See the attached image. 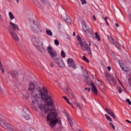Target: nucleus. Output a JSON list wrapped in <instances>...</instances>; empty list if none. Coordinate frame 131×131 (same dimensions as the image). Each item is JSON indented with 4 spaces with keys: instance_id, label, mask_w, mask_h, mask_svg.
I'll list each match as a JSON object with an SVG mask.
<instances>
[{
    "instance_id": "1",
    "label": "nucleus",
    "mask_w": 131,
    "mask_h": 131,
    "mask_svg": "<svg viewBox=\"0 0 131 131\" xmlns=\"http://www.w3.org/2000/svg\"><path fill=\"white\" fill-rule=\"evenodd\" d=\"M32 98V107L36 111L40 109L44 114H41L42 117H46V114L53 110L50 109L49 106L54 105V100L52 96L48 95V90L46 88H40L37 82H30L29 85Z\"/></svg>"
},
{
    "instance_id": "2",
    "label": "nucleus",
    "mask_w": 131,
    "mask_h": 131,
    "mask_svg": "<svg viewBox=\"0 0 131 131\" xmlns=\"http://www.w3.org/2000/svg\"><path fill=\"white\" fill-rule=\"evenodd\" d=\"M57 115L58 113L56 111L49 113L47 115V122L51 128H54L55 125H57V123L59 124L61 123V119H60V118H57Z\"/></svg>"
},
{
    "instance_id": "3",
    "label": "nucleus",
    "mask_w": 131,
    "mask_h": 131,
    "mask_svg": "<svg viewBox=\"0 0 131 131\" xmlns=\"http://www.w3.org/2000/svg\"><path fill=\"white\" fill-rule=\"evenodd\" d=\"M47 51L53 61H54L57 65L62 68H64V67H65L64 61H63V60H62L61 58L58 57V54L56 51H54V50H53V48L52 47L48 46L47 48Z\"/></svg>"
},
{
    "instance_id": "4",
    "label": "nucleus",
    "mask_w": 131,
    "mask_h": 131,
    "mask_svg": "<svg viewBox=\"0 0 131 131\" xmlns=\"http://www.w3.org/2000/svg\"><path fill=\"white\" fill-rule=\"evenodd\" d=\"M77 37L79 44L81 47L82 51H85L87 50L89 54H90V55H92V50L91 49V43H90L89 45L88 43H86V41L82 42V40H81V38H80L79 35H77Z\"/></svg>"
},
{
    "instance_id": "5",
    "label": "nucleus",
    "mask_w": 131,
    "mask_h": 131,
    "mask_svg": "<svg viewBox=\"0 0 131 131\" xmlns=\"http://www.w3.org/2000/svg\"><path fill=\"white\" fill-rule=\"evenodd\" d=\"M31 27L33 32L36 34L39 35L42 32V29L37 20H34L31 25Z\"/></svg>"
},
{
    "instance_id": "6",
    "label": "nucleus",
    "mask_w": 131,
    "mask_h": 131,
    "mask_svg": "<svg viewBox=\"0 0 131 131\" xmlns=\"http://www.w3.org/2000/svg\"><path fill=\"white\" fill-rule=\"evenodd\" d=\"M32 42L36 48H40V47H43V43L40 41L39 38L37 36H33L32 37Z\"/></svg>"
},
{
    "instance_id": "7",
    "label": "nucleus",
    "mask_w": 131,
    "mask_h": 131,
    "mask_svg": "<svg viewBox=\"0 0 131 131\" xmlns=\"http://www.w3.org/2000/svg\"><path fill=\"white\" fill-rule=\"evenodd\" d=\"M118 63H119L121 68L122 70H124V71L127 72L129 70V64H130V61L123 62H122V60H119Z\"/></svg>"
},
{
    "instance_id": "8",
    "label": "nucleus",
    "mask_w": 131,
    "mask_h": 131,
    "mask_svg": "<svg viewBox=\"0 0 131 131\" xmlns=\"http://www.w3.org/2000/svg\"><path fill=\"white\" fill-rule=\"evenodd\" d=\"M82 26L83 27V30L89 35L90 37L93 36V30L91 28H88V26L84 21H82Z\"/></svg>"
},
{
    "instance_id": "9",
    "label": "nucleus",
    "mask_w": 131,
    "mask_h": 131,
    "mask_svg": "<svg viewBox=\"0 0 131 131\" xmlns=\"http://www.w3.org/2000/svg\"><path fill=\"white\" fill-rule=\"evenodd\" d=\"M21 116L25 118L26 120H29L30 119V116L29 115V111L26 107H24L23 112L21 113Z\"/></svg>"
},
{
    "instance_id": "10",
    "label": "nucleus",
    "mask_w": 131,
    "mask_h": 131,
    "mask_svg": "<svg viewBox=\"0 0 131 131\" xmlns=\"http://www.w3.org/2000/svg\"><path fill=\"white\" fill-rule=\"evenodd\" d=\"M108 39L118 49L119 51H121V48L119 46V44L116 42V41H114V38L111 37V36H107Z\"/></svg>"
},
{
    "instance_id": "11",
    "label": "nucleus",
    "mask_w": 131,
    "mask_h": 131,
    "mask_svg": "<svg viewBox=\"0 0 131 131\" xmlns=\"http://www.w3.org/2000/svg\"><path fill=\"white\" fill-rule=\"evenodd\" d=\"M68 65L69 67L72 68L73 69H76V64L75 62L72 58H68L67 60Z\"/></svg>"
},
{
    "instance_id": "12",
    "label": "nucleus",
    "mask_w": 131,
    "mask_h": 131,
    "mask_svg": "<svg viewBox=\"0 0 131 131\" xmlns=\"http://www.w3.org/2000/svg\"><path fill=\"white\" fill-rule=\"evenodd\" d=\"M62 90H63L64 93L68 94L70 99H74V95L73 94V92H72V91H71V90H70V88H66V89L62 88Z\"/></svg>"
},
{
    "instance_id": "13",
    "label": "nucleus",
    "mask_w": 131,
    "mask_h": 131,
    "mask_svg": "<svg viewBox=\"0 0 131 131\" xmlns=\"http://www.w3.org/2000/svg\"><path fill=\"white\" fill-rule=\"evenodd\" d=\"M106 77L112 85H115V84H116V81L113 79V76H112L111 74H107L106 75Z\"/></svg>"
},
{
    "instance_id": "14",
    "label": "nucleus",
    "mask_w": 131,
    "mask_h": 131,
    "mask_svg": "<svg viewBox=\"0 0 131 131\" xmlns=\"http://www.w3.org/2000/svg\"><path fill=\"white\" fill-rule=\"evenodd\" d=\"M91 90L93 93H94L95 95H98V89H97V86H96V85H95V83L92 82L91 83Z\"/></svg>"
},
{
    "instance_id": "15",
    "label": "nucleus",
    "mask_w": 131,
    "mask_h": 131,
    "mask_svg": "<svg viewBox=\"0 0 131 131\" xmlns=\"http://www.w3.org/2000/svg\"><path fill=\"white\" fill-rule=\"evenodd\" d=\"M62 17L64 19V20L66 22H67V23H69V24H71V22H72V20H71V18H70V17L67 15V14H64V15H63Z\"/></svg>"
},
{
    "instance_id": "16",
    "label": "nucleus",
    "mask_w": 131,
    "mask_h": 131,
    "mask_svg": "<svg viewBox=\"0 0 131 131\" xmlns=\"http://www.w3.org/2000/svg\"><path fill=\"white\" fill-rule=\"evenodd\" d=\"M105 110L106 112H107V113L108 114H109V115H110V116H111V117L114 118V119H115L116 118V117L114 115V113H113L112 112V111H111V109L106 108L105 109Z\"/></svg>"
},
{
    "instance_id": "17",
    "label": "nucleus",
    "mask_w": 131,
    "mask_h": 131,
    "mask_svg": "<svg viewBox=\"0 0 131 131\" xmlns=\"http://www.w3.org/2000/svg\"><path fill=\"white\" fill-rule=\"evenodd\" d=\"M10 35L12 36L13 38L16 41H19V36H18V35H17V33L13 32L12 33L10 34Z\"/></svg>"
},
{
    "instance_id": "18",
    "label": "nucleus",
    "mask_w": 131,
    "mask_h": 131,
    "mask_svg": "<svg viewBox=\"0 0 131 131\" xmlns=\"http://www.w3.org/2000/svg\"><path fill=\"white\" fill-rule=\"evenodd\" d=\"M66 116L68 119V121H69L70 126L72 127L73 126V122H72V119H71V118H70V116H69V115L68 114H66Z\"/></svg>"
},
{
    "instance_id": "19",
    "label": "nucleus",
    "mask_w": 131,
    "mask_h": 131,
    "mask_svg": "<svg viewBox=\"0 0 131 131\" xmlns=\"http://www.w3.org/2000/svg\"><path fill=\"white\" fill-rule=\"evenodd\" d=\"M10 25H12V27H13V29L14 30H18V31H20V28H19V26H17V24L13 23L12 22H10Z\"/></svg>"
},
{
    "instance_id": "20",
    "label": "nucleus",
    "mask_w": 131,
    "mask_h": 131,
    "mask_svg": "<svg viewBox=\"0 0 131 131\" xmlns=\"http://www.w3.org/2000/svg\"><path fill=\"white\" fill-rule=\"evenodd\" d=\"M83 76L86 78V79H90V76H89V73L88 71L84 70L83 72Z\"/></svg>"
},
{
    "instance_id": "21",
    "label": "nucleus",
    "mask_w": 131,
    "mask_h": 131,
    "mask_svg": "<svg viewBox=\"0 0 131 131\" xmlns=\"http://www.w3.org/2000/svg\"><path fill=\"white\" fill-rule=\"evenodd\" d=\"M33 2L34 4H35L36 6H37L38 8H39V9H42V7L40 5V4H39V3L37 2V0H33Z\"/></svg>"
},
{
    "instance_id": "22",
    "label": "nucleus",
    "mask_w": 131,
    "mask_h": 131,
    "mask_svg": "<svg viewBox=\"0 0 131 131\" xmlns=\"http://www.w3.org/2000/svg\"><path fill=\"white\" fill-rule=\"evenodd\" d=\"M11 74L12 75L13 77H16L18 75V71L13 70L11 72Z\"/></svg>"
},
{
    "instance_id": "23",
    "label": "nucleus",
    "mask_w": 131,
    "mask_h": 131,
    "mask_svg": "<svg viewBox=\"0 0 131 131\" xmlns=\"http://www.w3.org/2000/svg\"><path fill=\"white\" fill-rule=\"evenodd\" d=\"M46 33L47 35H49V36H52L53 35V32H52V31L48 29H46Z\"/></svg>"
},
{
    "instance_id": "24",
    "label": "nucleus",
    "mask_w": 131,
    "mask_h": 131,
    "mask_svg": "<svg viewBox=\"0 0 131 131\" xmlns=\"http://www.w3.org/2000/svg\"><path fill=\"white\" fill-rule=\"evenodd\" d=\"M0 69L3 74L5 73V70L4 69V66H3V64H2V60L0 59Z\"/></svg>"
},
{
    "instance_id": "25",
    "label": "nucleus",
    "mask_w": 131,
    "mask_h": 131,
    "mask_svg": "<svg viewBox=\"0 0 131 131\" xmlns=\"http://www.w3.org/2000/svg\"><path fill=\"white\" fill-rule=\"evenodd\" d=\"M9 16L10 20H14V19H15V16H14V15L12 12H10L9 13Z\"/></svg>"
},
{
    "instance_id": "26",
    "label": "nucleus",
    "mask_w": 131,
    "mask_h": 131,
    "mask_svg": "<svg viewBox=\"0 0 131 131\" xmlns=\"http://www.w3.org/2000/svg\"><path fill=\"white\" fill-rule=\"evenodd\" d=\"M39 48H40L39 49L40 52H41V53H46V49L43 48V46L40 47Z\"/></svg>"
},
{
    "instance_id": "27",
    "label": "nucleus",
    "mask_w": 131,
    "mask_h": 131,
    "mask_svg": "<svg viewBox=\"0 0 131 131\" xmlns=\"http://www.w3.org/2000/svg\"><path fill=\"white\" fill-rule=\"evenodd\" d=\"M63 98L64 100H65V101H66V102L67 103H68V104H70V105H71V102H70V101H69V99H68V98H67V97L63 96Z\"/></svg>"
},
{
    "instance_id": "28",
    "label": "nucleus",
    "mask_w": 131,
    "mask_h": 131,
    "mask_svg": "<svg viewBox=\"0 0 131 131\" xmlns=\"http://www.w3.org/2000/svg\"><path fill=\"white\" fill-rule=\"evenodd\" d=\"M75 105L78 107V108L80 110L82 109V107H81V105H80V103L77 102H75Z\"/></svg>"
},
{
    "instance_id": "29",
    "label": "nucleus",
    "mask_w": 131,
    "mask_h": 131,
    "mask_svg": "<svg viewBox=\"0 0 131 131\" xmlns=\"http://www.w3.org/2000/svg\"><path fill=\"white\" fill-rule=\"evenodd\" d=\"M68 86V84H67V83H65L64 84H63L62 85V86L61 87V89H69V88L67 87Z\"/></svg>"
},
{
    "instance_id": "30",
    "label": "nucleus",
    "mask_w": 131,
    "mask_h": 131,
    "mask_svg": "<svg viewBox=\"0 0 131 131\" xmlns=\"http://www.w3.org/2000/svg\"><path fill=\"white\" fill-rule=\"evenodd\" d=\"M61 58H65L66 57V54L65 53V52L64 51L62 50L61 52Z\"/></svg>"
},
{
    "instance_id": "31",
    "label": "nucleus",
    "mask_w": 131,
    "mask_h": 131,
    "mask_svg": "<svg viewBox=\"0 0 131 131\" xmlns=\"http://www.w3.org/2000/svg\"><path fill=\"white\" fill-rule=\"evenodd\" d=\"M96 38L98 39V40L100 41L101 40V38H100V36L99 35V34L98 33L96 32L95 33Z\"/></svg>"
},
{
    "instance_id": "32",
    "label": "nucleus",
    "mask_w": 131,
    "mask_h": 131,
    "mask_svg": "<svg viewBox=\"0 0 131 131\" xmlns=\"http://www.w3.org/2000/svg\"><path fill=\"white\" fill-rule=\"evenodd\" d=\"M8 32L10 34H11V33H13V31L12 30V27H8Z\"/></svg>"
},
{
    "instance_id": "33",
    "label": "nucleus",
    "mask_w": 131,
    "mask_h": 131,
    "mask_svg": "<svg viewBox=\"0 0 131 131\" xmlns=\"http://www.w3.org/2000/svg\"><path fill=\"white\" fill-rule=\"evenodd\" d=\"M83 60H84V61H86L87 63H90V60L88 59V58H86L85 56H83Z\"/></svg>"
},
{
    "instance_id": "34",
    "label": "nucleus",
    "mask_w": 131,
    "mask_h": 131,
    "mask_svg": "<svg viewBox=\"0 0 131 131\" xmlns=\"http://www.w3.org/2000/svg\"><path fill=\"white\" fill-rule=\"evenodd\" d=\"M97 84L100 89H102V83H101V82L99 81V80H97Z\"/></svg>"
},
{
    "instance_id": "35",
    "label": "nucleus",
    "mask_w": 131,
    "mask_h": 131,
    "mask_svg": "<svg viewBox=\"0 0 131 131\" xmlns=\"http://www.w3.org/2000/svg\"><path fill=\"white\" fill-rule=\"evenodd\" d=\"M104 20L106 24H107V25H109V23L108 22V21H107L108 20V17L105 16L104 18Z\"/></svg>"
},
{
    "instance_id": "36",
    "label": "nucleus",
    "mask_w": 131,
    "mask_h": 131,
    "mask_svg": "<svg viewBox=\"0 0 131 131\" xmlns=\"http://www.w3.org/2000/svg\"><path fill=\"white\" fill-rule=\"evenodd\" d=\"M54 43L56 46H59V41L57 39L54 40Z\"/></svg>"
},
{
    "instance_id": "37",
    "label": "nucleus",
    "mask_w": 131,
    "mask_h": 131,
    "mask_svg": "<svg viewBox=\"0 0 131 131\" xmlns=\"http://www.w3.org/2000/svg\"><path fill=\"white\" fill-rule=\"evenodd\" d=\"M118 91L119 94H121V93H122V89H121V88H120V87L118 88Z\"/></svg>"
},
{
    "instance_id": "38",
    "label": "nucleus",
    "mask_w": 131,
    "mask_h": 131,
    "mask_svg": "<svg viewBox=\"0 0 131 131\" xmlns=\"http://www.w3.org/2000/svg\"><path fill=\"white\" fill-rule=\"evenodd\" d=\"M110 124L112 126V128H113V129L115 130V126L114 124H113L111 122L110 123Z\"/></svg>"
},
{
    "instance_id": "39",
    "label": "nucleus",
    "mask_w": 131,
    "mask_h": 131,
    "mask_svg": "<svg viewBox=\"0 0 131 131\" xmlns=\"http://www.w3.org/2000/svg\"><path fill=\"white\" fill-rule=\"evenodd\" d=\"M82 5H85L86 4V1L85 0H81Z\"/></svg>"
},
{
    "instance_id": "40",
    "label": "nucleus",
    "mask_w": 131,
    "mask_h": 131,
    "mask_svg": "<svg viewBox=\"0 0 131 131\" xmlns=\"http://www.w3.org/2000/svg\"><path fill=\"white\" fill-rule=\"evenodd\" d=\"M115 76H116V78H117V79H118L119 82L120 83L121 85L122 86H123L122 85V83H121V82L120 81V80H119V79H118V78L117 77V76H116V74H115Z\"/></svg>"
},
{
    "instance_id": "41",
    "label": "nucleus",
    "mask_w": 131,
    "mask_h": 131,
    "mask_svg": "<svg viewBox=\"0 0 131 131\" xmlns=\"http://www.w3.org/2000/svg\"><path fill=\"white\" fill-rule=\"evenodd\" d=\"M126 102L128 103L129 105H131V102L129 99H126Z\"/></svg>"
},
{
    "instance_id": "42",
    "label": "nucleus",
    "mask_w": 131,
    "mask_h": 131,
    "mask_svg": "<svg viewBox=\"0 0 131 131\" xmlns=\"http://www.w3.org/2000/svg\"><path fill=\"white\" fill-rule=\"evenodd\" d=\"M106 119L108 120V121H112V119L109 116L106 118Z\"/></svg>"
},
{
    "instance_id": "43",
    "label": "nucleus",
    "mask_w": 131,
    "mask_h": 131,
    "mask_svg": "<svg viewBox=\"0 0 131 131\" xmlns=\"http://www.w3.org/2000/svg\"><path fill=\"white\" fill-rule=\"evenodd\" d=\"M66 38H67V39H68L69 40L71 39V37H70V36L69 35H67V37H66Z\"/></svg>"
},
{
    "instance_id": "44",
    "label": "nucleus",
    "mask_w": 131,
    "mask_h": 131,
    "mask_svg": "<svg viewBox=\"0 0 131 131\" xmlns=\"http://www.w3.org/2000/svg\"><path fill=\"white\" fill-rule=\"evenodd\" d=\"M128 81L129 82V86L131 87V77L128 79Z\"/></svg>"
},
{
    "instance_id": "45",
    "label": "nucleus",
    "mask_w": 131,
    "mask_h": 131,
    "mask_svg": "<svg viewBox=\"0 0 131 131\" xmlns=\"http://www.w3.org/2000/svg\"><path fill=\"white\" fill-rule=\"evenodd\" d=\"M85 91H88V92H91V88H85Z\"/></svg>"
},
{
    "instance_id": "46",
    "label": "nucleus",
    "mask_w": 131,
    "mask_h": 131,
    "mask_svg": "<svg viewBox=\"0 0 131 131\" xmlns=\"http://www.w3.org/2000/svg\"><path fill=\"white\" fill-rule=\"evenodd\" d=\"M82 99L83 100V101H84V102H86V99H85V97L82 96Z\"/></svg>"
},
{
    "instance_id": "47",
    "label": "nucleus",
    "mask_w": 131,
    "mask_h": 131,
    "mask_svg": "<svg viewBox=\"0 0 131 131\" xmlns=\"http://www.w3.org/2000/svg\"><path fill=\"white\" fill-rule=\"evenodd\" d=\"M42 3H47L48 2V0H40Z\"/></svg>"
},
{
    "instance_id": "48",
    "label": "nucleus",
    "mask_w": 131,
    "mask_h": 131,
    "mask_svg": "<svg viewBox=\"0 0 131 131\" xmlns=\"http://www.w3.org/2000/svg\"><path fill=\"white\" fill-rule=\"evenodd\" d=\"M42 3H47L48 2V0H40Z\"/></svg>"
},
{
    "instance_id": "49",
    "label": "nucleus",
    "mask_w": 131,
    "mask_h": 131,
    "mask_svg": "<svg viewBox=\"0 0 131 131\" xmlns=\"http://www.w3.org/2000/svg\"><path fill=\"white\" fill-rule=\"evenodd\" d=\"M93 18L94 21H97V18H96V16L95 15L93 16Z\"/></svg>"
},
{
    "instance_id": "50",
    "label": "nucleus",
    "mask_w": 131,
    "mask_h": 131,
    "mask_svg": "<svg viewBox=\"0 0 131 131\" xmlns=\"http://www.w3.org/2000/svg\"><path fill=\"white\" fill-rule=\"evenodd\" d=\"M50 65H51V67H54V63H53V62H51L50 63Z\"/></svg>"
},
{
    "instance_id": "51",
    "label": "nucleus",
    "mask_w": 131,
    "mask_h": 131,
    "mask_svg": "<svg viewBox=\"0 0 131 131\" xmlns=\"http://www.w3.org/2000/svg\"><path fill=\"white\" fill-rule=\"evenodd\" d=\"M107 69H108V71H110L111 70V67H108Z\"/></svg>"
},
{
    "instance_id": "52",
    "label": "nucleus",
    "mask_w": 131,
    "mask_h": 131,
    "mask_svg": "<svg viewBox=\"0 0 131 131\" xmlns=\"http://www.w3.org/2000/svg\"><path fill=\"white\" fill-rule=\"evenodd\" d=\"M95 47H96V48L97 49V50H99V47H98V46H97L96 44H94Z\"/></svg>"
},
{
    "instance_id": "53",
    "label": "nucleus",
    "mask_w": 131,
    "mask_h": 131,
    "mask_svg": "<svg viewBox=\"0 0 131 131\" xmlns=\"http://www.w3.org/2000/svg\"><path fill=\"white\" fill-rule=\"evenodd\" d=\"M115 26H116L117 27H119V24H115Z\"/></svg>"
},
{
    "instance_id": "54",
    "label": "nucleus",
    "mask_w": 131,
    "mask_h": 131,
    "mask_svg": "<svg viewBox=\"0 0 131 131\" xmlns=\"http://www.w3.org/2000/svg\"><path fill=\"white\" fill-rule=\"evenodd\" d=\"M76 35V34H75V32H74L73 33V36H75Z\"/></svg>"
},
{
    "instance_id": "55",
    "label": "nucleus",
    "mask_w": 131,
    "mask_h": 131,
    "mask_svg": "<svg viewBox=\"0 0 131 131\" xmlns=\"http://www.w3.org/2000/svg\"><path fill=\"white\" fill-rule=\"evenodd\" d=\"M0 91L1 92H4V90L2 89V87L0 86Z\"/></svg>"
},
{
    "instance_id": "56",
    "label": "nucleus",
    "mask_w": 131,
    "mask_h": 131,
    "mask_svg": "<svg viewBox=\"0 0 131 131\" xmlns=\"http://www.w3.org/2000/svg\"><path fill=\"white\" fill-rule=\"evenodd\" d=\"M122 45H123V46H122L123 48L124 49H125V47H124V44H123V42H122Z\"/></svg>"
},
{
    "instance_id": "57",
    "label": "nucleus",
    "mask_w": 131,
    "mask_h": 131,
    "mask_svg": "<svg viewBox=\"0 0 131 131\" xmlns=\"http://www.w3.org/2000/svg\"><path fill=\"white\" fill-rule=\"evenodd\" d=\"M104 115H105V116L106 118H107V117L108 116V115H107V114H105Z\"/></svg>"
},
{
    "instance_id": "58",
    "label": "nucleus",
    "mask_w": 131,
    "mask_h": 131,
    "mask_svg": "<svg viewBox=\"0 0 131 131\" xmlns=\"http://www.w3.org/2000/svg\"><path fill=\"white\" fill-rule=\"evenodd\" d=\"M71 106L73 107V108H74V106H73V105L72 104V103H71V104H70Z\"/></svg>"
},
{
    "instance_id": "59",
    "label": "nucleus",
    "mask_w": 131,
    "mask_h": 131,
    "mask_svg": "<svg viewBox=\"0 0 131 131\" xmlns=\"http://www.w3.org/2000/svg\"><path fill=\"white\" fill-rule=\"evenodd\" d=\"M16 2L17 3V4L19 3V0H16Z\"/></svg>"
},
{
    "instance_id": "60",
    "label": "nucleus",
    "mask_w": 131,
    "mask_h": 131,
    "mask_svg": "<svg viewBox=\"0 0 131 131\" xmlns=\"http://www.w3.org/2000/svg\"><path fill=\"white\" fill-rule=\"evenodd\" d=\"M81 69H82V70H83V67L82 66L81 67Z\"/></svg>"
},
{
    "instance_id": "61",
    "label": "nucleus",
    "mask_w": 131,
    "mask_h": 131,
    "mask_svg": "<svg viewBox=\"0 0 131 131\" xmlns=\"http://www.w3.org/2000/svg\"><path fill=\"white\" fill-rule=\"evenodd\" d=\"M129 17L131 18V14L129 15Z\"/></svg>"
},
{
    "instance_id": "62",
    "label": "nucleus",
    "mask_w": 131,
    "mask_h": 131,
    "mask_svg": "<svg viewBox=\"0 0 131 131\" xmlns=\"http://www.w3.org/2000/svg\"><path fill=\"white\" fill-rule=\"evenodd\" d=\"M0 18L2 19V15L0 14Z\"/></svg>"
},
{
    "instance_id": "63",
    "label": "nucleus",
    "mask_w": 131,
    "mask_h": 131,
    "mask_svg": "<svg viewBox=\"0 0 131 131\" xmlns=\"http://www.w3.org/2000/svg\"><path fill=\"white\" fill-rule=\"evenodd\" d=\"M26 99H28V96H27Z\"/></svg>"
},
{
    "instance_id": "64",
    "label": "nucleus",
    "mask_w": 131,
    "mask_h": 131,
    "mask_svg": "<svg viewBox=\"0 0 131 131\" xmlns=\"http://www.w3.org/2000/svg\"><path fill=\"white\" fill-rule=\"evenodd\" d=\"M125 91V92H126V90H124Z\"/></svg>"
}]
</instances>
